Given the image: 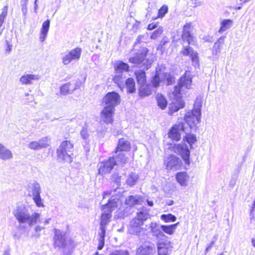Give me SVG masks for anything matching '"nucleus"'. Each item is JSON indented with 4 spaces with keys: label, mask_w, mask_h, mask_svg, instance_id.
I'll return each mask as SVG.
<instances>
[{
    "label": "nucleus",
    "mask_w": 255,
    "mask_h": 255,
    "mask_svg": "<svg viewBox=\"0 0 255 255\" xmlns=\"http://www.w3.org/2000/svg\"><path fill=\"white\" fill-rule=\"evenodd\" d=\"M158 255H168L170 253V242L167 240L157 241V244Z\"/></svg>",
    "instance_id": "412c9836"
},
{
    "label": "nucleus",
    "mask_w": 255,
    "mask_h": 255,
    "mask_svg": "<svg viewBox=\"0 0 255 255\" xmlns=\"http://www.w3.org/2000/svg\"><path fill=\"white\" fill-rule=\"evenodd\" d=\"M163 30L161 28H158L155 30L151 35L150 38L152 39H155L162 33Z\"/></svg>",
    "instance_id": "5fc2aeb1"
},
{
    "label": "nucleus",
    "mask_w": 255,
    "mask_h": 255,
    "mask_svg": "<svg viewBox=\"0 0 255 255\" xmlns=\"http://www.w3.org/2000/svg\"><path fill=\"white\" fill-rule=\"evenodd\" d=\"M80 134H81V137L83 139L85 140L86 141H87V140L89 139V133L88 130L87 128H83L82 129V130H81Z\"/></svg>",
    "instance_id": "864d4df0"
},
{
    "label": "nucleus",
    "mask_w": 255,
    "mask_h": 255,
    "mask_svg": "<svg viewBox=\"0 0 255 255\" xmlns=\"http://www.w3.org/2000/svg\"><path fill=\"white\" fill-rule=\"evenodd\" d=\"M6 48H5V51L6 53H7L8 54H9L11 51V49H12V45L9 43L7 40H6Z\"/></svg>",
    "instance_id": "0e129e2a"
},
{
    "label": "nucleus",
    "mask_w": 255,
    "mask_h": 255,
    "mask_svg": "<svg viewBox=\"0 0 255 255\" xmlns=\"http://www.w3.org/2000/svg\"><path fill=\"white\" fill-rule=\"evenodd\" d=\"M82 52L81 48L76 47L62 53L61 57L62 63L64 65H67L71 63H75L78 61L81 58Z\"/></svg>",
    "instance_id": "423d86ee"
},
{
    "label": "nucleus",
    "mask_w": 255,
    "mask_h": 255,
    "mask_svg": "<svg viewBox=\"0 0 255 255\" xmlns=\"http://www.w3.org/2000/svg\"><path fill=\"white\" fill-rule=\"evenodd\" d=\"M148 230H149V232L156 238L157 241L167 239V237L161 231V226L156 222H151L149 224Z\"/></svg>",
    "instance_id": "4468645a"
},
{
    "label": "nucleus",
    "mask_w": 255,
    "mask_h": 255,
    "mask_svg": "<svg viewBox=\"0 0 255 255\" xmlns=\"http://www.w3.org/2000/svg\"><path fill=\"white\" fill-rule=\"evenodd\" d=\"M141 198L139 195H131L127 197L125 200V204L128 206L130 208L137 204H140L141 202Z\"/></svg>",
    "instance_id": "a878e982"
},
{
    "label": "nucleus",
    "mask_w": 255,
    "mask_h": 255,
    "mask_svg": "<svg viewBox=\"0 0 255 255\" xmlns=\"http://www.w3.org/2000/svg\"><path fill=\"white\" fill-rule=\"evenodd\" d=\"M156 25L155 24H149L148 25V29L149 30H152L154 28H156Z\"/></svg>",
    "instance_id": "774afa93"
},
{
    "label": "nucleus",
    "mask_w": 255,
    "mask_h": 255,
    "mask_svg": "<svg viewBox=\"0 0 255 255\" xmlns=\"http://www.w3.org/2000/svg\"><path fill=\"white\" fill-rule=\"evenodd\" d=\"M144 35H139L134 43V46H136L138 43L143 42V40L144 39Z\"/></svg>",
    "instance_id": "680f3d73"
},
{
    "label": "nucleus",
    "mask_w": 255,
    "mask_h": 255,
    "mask_svg": "<svg viewBox=\"0 0 255 255\" xmlns=\"http://www.w3.org/2000/svg\"><path fill=\"white\" fill-rule=\"evenodd\" d=\"M189 146L185 143L182 142L181 143L175 144L172 147V150L175 153L180 155L185 164H190V150Z\"/></svg>",
    "instance_id": "6e6552de"
},
{
    "label": "nucleus",
    "mask_w": 255,
    "mask_h": 255,
    "mask_svg": "<svg viewBox=\"0 0 255 255\" xmlns=\"http://www.w3.org/2000/svg\"><path fill=\"white\" fill-rule=\"evenodd\" d=\"M151 94L150 86L144 84L139 85V95L141 97L149 96Z\"/></svg>",
    "instance_id": "72a5a7b5"
},
{
    "label": "nucleus",
    "mask_w": 255,
    "mask_h": 255,
    "mask_svg": "<svg viewBox=\"0 0 255 255\" xmlns=\"http://www.w3.org/2000/svg\"><path fill=\"white\" fill-rule=\"evenodd\" d=\"M181 163V160L174 155H169L164 159V164L167 170H177L180 168Z\"/></svg>",
    "instance_id": "9b49d317"
},
{
    "label": "nucleus",
    "mask_w": 255,
    "mask_h": 255,
    "mask_svg": "<svg viewBox=\"0 0 255 255\" xmlns=\"http://www.w3.org/2000/svg\"><path fill=\"white\" fill-rule=\"evenodd\" d=\"M168 8L166 6H162L158 10L159 17H163L167 12Z\"/></svg>",
    "instance_id": "13d9d810"
},
{
    "label": "nucleus",
    "mask_w": 255,
    "mask_h": 255,
    "mask_svg": "<svg viewBox=\"0 0 255 255\" xmlns=\"http://www.w3.org/2000/svg\"><path fill=\"white\" fill-rule=\"evenodd\" d=\"M13 155L11 151L0 143V159L2 160H9L13 158Z\"/></svg>",
    "instance_id": "b1692460"
},
{
    "label": "nucleus",
    "mask_w": 255,
    "mask_h": 255,
    "mask_svg": "<svg viewBox=\"0 0 255 255\" xmlns=\"http://www.w3.org/2000/svg\"><path fill=\"white\" fill-rule=\"evenodd\" d=\"M51 218H48L45 219L42 222L44 226H46V225H48L50 223V222L51 221Z\"/></svg>",
    "instance_id": "338daca9"
},
{
    "label": "nucleus",
    "mask_w": 255,
    "mask_h": 255,
    "mask_svg": "<svg viewBox=\"0 0 255 255\" xmlns=\"http://www.w3.org/2000/svg\"><path fill=\"white\" fill-rule=\"evenodd\" d=\"M135 74L137 83L139 85L145 84L146 76L144 71L141 70H137L135 71Z\"/></svg>",
    "instance_id": "4c0bfd02"
},
{
    "label": "nucleus",
    "mask_w": 255,
    "mask_h": 255,
    "mask_svg": "<svg viewBox=\"0 0 255 255\" xmlns=\"http://www.w3.org/2000/svg\"><path fill=\"white\" fill-rule=\"evenodd\" d=\"M12 214L23 228L26 226L31 227L37 223H41V214L36 212L31 214L28 208L25 206H16L13 210Z\"/></svg>",
    "instance_id": "f03ea898"
},
{
    "label": "nucleus",
    "mask_w": 255,
    "mask_h": 255,
    "mask_svg": "<svg viewBox=\"0 0 255 255\" xmlns=\"http://www.w3.org/2000/svg\"><path fill=\"white\" fill-rule=\"evenodd\" d=\"M163 77H164V80H167V83L168 85L171 84L173 80V78L168 73H163Z\"/></svg>",
    "instance_id": "4d7b16f0"
},
{
    "label": "nucleus",
    "mask_w": 255,
    "mask_h": 255,
    "mask_svg": "<svg viewBox=\"0 0 255 255\" xmlns=\"http://www.w3.org/2000/svg\"><path fill=\"white\" fill-rule=\"evenodd\" d=\"M215 243V241H212L211 243L208 246V247L206 249V252H208L211 248L213 247L214 244Z\"/></svg>",
    "instance_id": "69168bd1"
},
{
    "label": "nucleus",
    "mask_w": 255,
    "mask_h": 255,
    "mask_svg": "<svg viewBox=\"0 0 255 255\" xmlns=\"http://www.w3.org/2000/svg\"><path fill=\"white\" fill-rule=\"evenodd\" d=\"M201 120V115L191 111L187 112L184 116V120L190 128L195 127L199 124Z\"/></svg>",
    "instance_id": "a211bd4d"
},
{
    "label": "nucleus",
    "mask_w": 255,
    "mask_h": 255,
    "mask_svg": "<svg viewBox=\"0 0 255 255\" xmlns=\"http://www.w3.org/2000/svg\"><path fill=\"white\" fill-rule=\"evenodd\" d=\"M27 3L28 1H20L21 6V11L23 15L25 16L27 12Z\"/></svg>",
    "instance_id": "6e6d98bb"
},
{
    "label": "nucleus",
    "mask_w": 255,
    "mask_h": 255,
    "mask_svg": "<svg viewBox=\"0 0 255 255\" xmlns=\"http://www.w3.org/2000/svg\"><path fill=\"white\" fill-rule=\"evenodd\" d=\"M81 85V83L80 81H77L75 83H72V87L74 91L80 88Z\"/></svg>",
    "instance_id": "e2e57ef3"
},
{
    "label": "nucleus",
    "mask_w": 255,
    "mask_h": 255,
    "mask_svg": "<svg viewBox=\"0 0 255 255\" xmlns=\"http://www.w3.org/2000/svg\"><path fill=\"white\" fill-rule=\"evenodd\" d=\"M54 231L53 240L55 247L61 248L71 247L74 245L71 238L66 232L58 229H55Z\"/></svg>",
    "instance_id": "20e7f679"
},
{
    "label": "nucleus",
    "mask_w": 255,
    "mask_h": 255,
    "mask_svg": "<svg viewBox=\"0 0 255 255\" xmlns=\"http://www.w3.org/2000/svg\"><path fill=\"white\" fill-rule=\"evenodd\" d=\"M193 29L191 22L186 23L183 26L182 38L184 41H186L188 44L195 45L196 40L191 32Z\"/></svg>",
    "instance_id": "f8f14e48"
},
{
    "label": "nucleus",
    "mask_w": 255,
    "mask_h": 255,
    "mask_svg": "<svg viewBox=\"0 0 255 255\" xmlns=\"http://www.w3.org/2000/svg\"><path fill=\"white\" fill-rule=\"evenodd\" d=\"M28 147L33 150H39L41 149L38 141H32L28 144Z\"/></svg>",
    "instance_id": "603ef678"
},
{
    "label": "nucleus",
    "mask_w": 255,
    "mask_h": 255,
    "mask_svg": "<svg viewBox=\"0 0 255 255\" xmlns=\"http://www.w3.org/2000/svg\"><path fill=\"white\" fill-rule=\"evenodd\" d=\"M7 9L8 6L7 5L4 6L2 9L1 13L0 14V27L2 25L4 19L7 16Z\"/></svg>",
    "instance_id": "de8ad7c7"
},
{
    "label": "nucleus",
    "mask_w": 255,
    "mask_h": 255,
    "mask_svg": "<svg viewBox=\"0 0 255 255\" xmlns=\"http://www.w3.org/2000/svg\"><path fill=\"white\" fill-rule=\"evenodd\" d=\"M180 87L175 86L174 91L170 96L172 101L168 107V114L172 115L174 113L178 111L185 107V102L182 99L180 94Z\"/></svg>",
    "instance_id": "7ed1b4c3"
},
{
    "label": "nucleus",
    "mask_w": 255,
    "mask_h": 255,
    "mask_svg": "<svg viewBox=\"0 0 255 255\" xmlns=\"http://www.w3.org/2000/svg\"><path fill=\"white\" fill-rule=\"evenodd\" d=\"M131 209L129 207L125 208L121 207L116 212L115 218L117 219H122L127 217L131 213Z\"/></svg>",
    "instance_id": "cd10ccee"
},
{
    "label": "nucleus",
    "mask_w": 255,
    "mask_h": 255,
    "mask_svg": "<svg viewBox=\"0 0 255 255\" xmlns=\"http://www.w3.org/2000/svg\"><path fill=\"white\" fill-rule=\"evenodd\" d=\"M148 50L145 47L141 48L139 52L136 53V55L129 59V62L136 64L139 67H144L146 70L150 67L152 61L146 58Z\"/></svg>",
    "instance_id": "39448f33"
},
{
    "label": "nucleus",
    "mask_w": 255,
    "mask_h": 255,
    "mask_svg": "<svg viewBox=\"0 0 255 255\" xmlns=\"http://www.w3.org/2000/svg\"><path fill=\"white\" fill-rule=\"evenodd\" d=\"M64 146H66L68 148H73L74 145L70 141L65 140L61 142L59 148L57 150L58 159L68 163H70L72 161V158L70 153L64 150Z\"/></svg>",
    "instance_id": "0eeeda50"
},
{
    "label": "nucleus",
    "mask_w": 255,
    "mask_h": 255,
    "mask_svg": "<svg viewBox=\"0 0 255 255\" xmlns=\"http://www.w3.org/2000/svg\"><path fill=\"white\" fill-rule=\"evenodd\" d=\"M73 91L72 83L70 82L63 85L60 87V92L62 95L70 94H72Z\"/></svg>",
    "instance_id": "ea45409f"
},
{
    "label": "nucleus",
    "mask_w": 255,
    "mask_h": 255,
    "mask_svg": "<svg viewBox=\"0 0 255 255\" xmlns=\"http://www.w3.org/2000/svg\"><path fill=\"white\" fill-rule=\"evenodd\" d=\"M197 141L196 136L192 133H186L183 138V142H187L190 149L193 148V144Z\"/></svg>",
    "instance_id": "7c9ffc66"
},
{
    "label": "nucleus",
    "mask_w": 255,
    "mask_h": 255,
    "mask_svg": "<svg viewBox=\"0 0 255 255\" xmlns=\"http://www.w3.org/2000/svg\"><path fill=\"white\" fill-rule=\"evenodd\" d=\"M156 99L157 100V105L162 110H164L167 104V102L165 97L161 94L158 93L156 95Z\"/></svg>",
    "instance_id": "58836bf2"
},
{
    "label": "nucleus",
    "mask_w": 255,
    "mask_h": 255,
    "mask_svg": "<svg viewBox=\"0 0 255 255\" xmlns=\"http://www.w3.org/2000/svg\"><path fill=\"white\" fill-rule=\"evenodd\" d=\"M130 148V143L127 139L124 138L119 140L118 146L116 148V153L119 151H128Z\"/></svg>",
    "instance_id": "bb28decb"
},
{
    "label": "nucleus",
    "mask_w": 255,
    "mask_h": 255,
    "mask_svg": "<svg viewBox=\"0 0 255 255\" xmlns=\"http://www.w3.org/2000/svg\"><path fill=\"white\" fill-rule=\"evenodd\" d=\"M32 199L37 207H44V204L42 202V200L40 197V194L32 196Z\"/></svg>",
    "instance_id": "8fccbe9b"
},
{
    "label": "nucleus",
    "mask_w": 255,
    "mask_h": 255,
    "mask_svg": "<svg viewBox=\"0 0 255 255\" xmlns=\"http://www.w3.org/2000/svg\"><path fill=\"white\" fill-rule=\"evenodd\" d=\"M126 85L128 92L133 93L135 91V82L133 78H129L126 80Z\"/></svg>",
    "instance_id": "a19ab883"
},
{
    "label": "nucleus",
    "mask_w": 255,
    "mask_h": 255,
    "mask_svg": "<svg viewBox=\"0 0 255 255\" xmlns=\"http://www.w3.org/2000/svg\"><path fill=\"white\" fill-rule=\"evenodd\" d=\"M50 141V138L47 137H43L38 140L41 149L42 148L46 147L49 145Z\"/></svg>",
    "instance_id": "49530a36"
},
{
    "label": "nucleus",
    "mask_w": 255,
    "mask_h": 255,
    "mask_svg": "<svg viewBox=\"0 0 255 255\" xmlns=\"http://www.w3.org/2000/svg\"><path fill=\"white\" fill-rule=\"evenodd\" d=\"M122 201L117 196H112L108 200V202L103 205V211L101 217V223L100 231L98 233V249L102 250L105 244V237L106 231V225L110 222L112 217L111 213L115 209L121 205Z\"/></svg>",
    "instance_id": "f257e3e1"
},
{
    "label": "nucleus",
    "mask_w": 255,
    "mask_h": 255,
    "mask_svg": "<svg viewBox=\"0 0 255 255\" xmlns=\"http://www.w3.org/2000/svg\"><path fill=\"white\" fill-rule=\"evenodd\" d=\"M45 227L40 225H36L34 228V233L32 236L38 238L40 236V232L44 229Z\"/></svg>",
    "instance_id": "09e8293b"
},
{
    "label": "nucleus",
    "mask_w": 255,
    "mask_h": 255,
    "mask_svg": "<svg viewBox=\"0 0 255 255\" xmlns=\"http://www.w3.org/2000/svg\"><path fill=\"white\" fill-rule=\"evenodd\" d=\"M184 131V124L182 123L174 125L168 132V136L173 140L179 141L181 139V132Z\"/></svg>",
    "instance_id": "dca6fc26"
},
{
    "label": "nucleus",
    "mask_w": 255,
    "mask_h": 255,
    "mask_svg": "<svg viewBox=\"0 0 255 255\" xmlns=\"http://www.w3.org/2000/svg\"><path fill=\"white\" fill-rule=\"evenodd\" d=\"M126 76L123 73H115L113 78L114 82L117 84L118 87L122 90L124 88V81Z\"/></svg>",
    "instance_id": "c756f323"
},
{
    "label": "nucleus",
    "mask_w": 255,
    "mask_h": 255,
    "mask_svg": "<svg viewBox=\"0 0 255 255\" xmlns=\"http://www.w3.org/2000/svg\"><path fill=\"white\" fill-rule=\"evenodd\" d=\"M121 178V177L117 173L114 174L112 176V180L117 183V186L120 185Z\"/></svg>",
    "instance_id": "bf43d9fd"
},
{
    "label": "nucleus",
    "mask_w": 255,
    "mask_h": 255,
    "mask_svg": "<svg viewBox=\"0 0 255 255\" xmlns=\"http://www.w3.org/2000/svg\"><path fill=\"white\" fill-rule=\"evenodd\" d=\"M175 178L177 182L181 186H187L190 180V176L186 172H179L176 174Z\"/></svg>",
    "instance_id": "5701e85b"
},
{
    "label": "nucleus",
    "mask_w": 255,
    "mask_h": 255,
    "mask_svg": "<svg viewBox=\"0 0 255 255\" xmlns=\"http://www.w3.org/2000/svg\"><path fill=\"white\" fill-rule=\"evenodd\" d=\"M162 78L163 74L158 72L156 69V74L151 80V82L154 87H157L159 86L160 82L162 81Z\"/></svg>",
    "instance_id": "79ce46f5"
},
{
    "label": "nucleus",
    "mask_w": 255,
    "mask_h": 255,
    "mask_svg": "<svg viewBox=\"0 0 255 255\" xmlns=\"http://www.w3.org/2000/svg\"><path fill=\"white\" fill-rule=\"evenodd\" d=\"M28 191L32 196L40 194L41 188L39 184L35 181L32 183L29 186Z\"/></svg>",
    "instance_id": "473e14b6"
},
{
    "label": "nucleus",
    "mask_w": 255,
    "mask_h": 255,
    "mask_svg": "<svg viewBox=\"0 0 255 255\" xmlns=\"http://www.w3.org/2000/svg\"><path fill=\"white\" fill-rule=\"evenodd\" d=\"M150 217V215L147 210L142 209L136 213V216L134 218V219H137L139 221H141L142 224Z\"/></svg>",
    "instance_id": "2f4dec72"
},
{
    "label": "nucleus",
    "mask_w": 255,
    "mask_h": 255,
    "mask_svg": "<svg viewBox=\"0 0 255 255\" xmlns=\"http://www.w3.org/2000/svg\"><path fill=\"white\" fill-rule=\"evenodd\" d=\"M116 164V159L114 157H110L108 160H105L98 164V174L104 175L110 173Z\"/></svg>",
    "instance_id": "9d476101"
},
{
    "label": "nucleus",
    "mask_w": 255,
    "mask_h": 255,
    "mask_svg": "<svg viewBox=\"0 0 255 255\" xmlns=\"http://www.w3.org/2000/svg\"><path fill=\"white\" fill-rule=\"evenodd\" d=\"M121 97L120 95L115 92L108 93L103 99V104L104 106L112 108L119 105L121 103Z\"/></svg>",
    "instance_id": "1a4fd4ad"
},
{
    "label": "nucleus",
    "mask_w": 255,
    "mask_h": 255,
    "mask_svg": "<svg viewBox=\"0 0 255 255\" xmlns=\"http://www.w3.org/2000/svg\"><path fill=\"white\" fill-rule=\"evenodd\" d=\"M160 219L165 223L174 222L176 220V217L171 214H162Z\"/></svg>",
    "instance_id": "c03bdc74"
},
{
    "label": "nucleus",
    "mask_w": 255,
    "mask_h": 255,
    "mask_svg": "<svg viewBox=\"0 0 255 255\" xmlns=\"http://www.w3.org/2000/svg\"><path fill=\"white\" fill-rule=\"evenodd\" d=\"M178 224V222L171 225H161V230L168 235H172L175 233Z\"/></svg>",
    "instance_id": "e433bc0d"
},
{
    "label": "nucleus",
    "mask_w": 255,
    "mask_h": 255,
    "mask_svg": "<svg viewBox=\"0 0 255 255\" xmlns=\"http://www.w3.org/2000/svg\"><path fill=\"white\" fill-rule=\"evenodd\" d=\"M50 27V20L47 19L42 23V28L40 30L39 39L41 42H43L47 36Z\"/></svg>",
    "instance_id": "c85d7f7f"
},
{
    "label": "nucleus",
    "mask_w": 255,
    "mask_h": 255,
    "mask_svg": "<svg viewBox=\"0 0 255 255\" xmlns=\"http://www.w3.org/2000/svg\"><path fill=\"white\" fill-rule=\"evenodd\" d=\"M39 79V75L25 74L20 78L19 81L22 85H32L33 81L38 80Z\"/></svg>",
    "instance_id": "4be33fe9"
},
{
    "label": "nucleus",
    "mask_w": 255,
    "mask_h": 255,
    "mask_svg": "<svg viewBox=\"0 0 255 255\" xmlns=\"http://www.w3.org/2000/svg\"><path fill=\"white\" fill-rule=\"evenodd\" d=\"M115 73H123L128 71L129 66L128 64L122 61H117L114 65Z\"/></svg>",
    "instance_id": "393cba45"
},
{
    "label": "nucleus",
    "mask_w": 255,
    "mask_h": 255,
    "mask_svg": "<svg viewBox=\"0 0 255 255\" xmlns=\"http://www.w3.org/2000/svg\"><path fill=\"white\" fill-rule=\"evenodd\" d=\"M202 105V100L200 98H197L195 100L194 105V108L192 111L196 113V114L201 115V108Z\"/></svg>",
    "instance_id": "a18cd8bd"
},
{
    "label": "nucleus",
    "mask_w": 255,
    "mask_h": 255,
    "mask_svg": "<svg viewBox=\"0 0 255 255\" xmlns=\"http://www.w3.org/2000/svg\"><path fill=\"white\" fill-rule=\"evenodd\" d=\"M110 255H129L128 253L126 250L117 251L111 253Z\"/></svg>",
    "instance_id": "052dcab7"
},
{
    "label": "nucleus",
    "mask_w": 255,
    "mask_h": 255,
    "mask_svg": "<svg viewBox=\"0 0 255 255\" xmlns=\"http://www.w3.org/2000/svg\"><path fill=\"white\" fill-rule=\"evenodd\" d=\"M224 40L225 37L222 36L215 43L212 50L213 55H216L221 52L222 46L224 43Z\"/></svg>",
    "instance_id": "f704fd0d"
},
{
    "label": "nucleus",
    "mask_w": 255,
    "mask_h": 255,
    "mask_svg": "<svg viewBox=\"0 0 255 255\" xmlns=\"http://www.w3.org/2000/svg\"><path fill=\"white\" fill-rule=\"evenodd\" d=\"M156 252L154 244H143L140 246L136 251L137 255H153Z\"/></svg>",
    "instance_id": "aec40b11"
},
{
    "label": "nucleus",
    "mask_w": 255,
    "mask_h": 255,
    "mask_svg": "<svg viewBox=\"0 0 255 255\" xmlns=\"http://www.w3.org/2000/svg\"><path fill=\"white\" fill-rule=\"evenodd\" d=\"M116 157L117 159V160H116V163H125L127 161V158L122 152L119 153L118 155H116Z\"/></svg>",
    "instance_id": "3c124183"
},
{
    "label": "nucleus",
    "mask_w": 255,
    "mask_h": 255,
    "mask_svg": "<svg viewBox=\"0 0 255 255\" xmlns=\"http://www.w3.org/2000/svg\"><path fill=\"white\" fill-rule=\"evenodd\" d=\"M233 24V21L231 19H224L221 22V26L219 30L220 33H222L224 31L230 28Z\"/></svg>",
    "instance_id": "c9c22d12"
},
{
    "label": "nucleus",
    "mask_w": 255,
    "mask_h": 255,
    "mask_svg": "<svg viewBox=\"0 0 255 255\" xmlns=\"http://www.w3.org/2000/svg\"><path fill=\"white\" fill-rule=\"evenodd\" d=\"M143 225V224H142L141 221L133 218L129 222L128 228L129 234L137 236L139 235L141 232L147 230L142 227Z\"/></svg>",
    "instance_id": "ddd939ff"
},
{
    "label": "nucleus",
    "mask_w": 255,
    "mask_h": 255,
    "mask_svg": "<svg viewBox=\"0 0 255 255\" xmlns=\"http://www.w3.org/2000/svg\"><path fill=\"white\" fill-rule=\"evenodd\" d=\"M192 86V77L190 72H186L184 75L180 79L178 85L176 86H178L180 88V94L181 93H184V89H189L191 88Z\"/></svg>",
    "instance_id": "2eb2a0df"
},
{
    "label": "nucleus",
    "mask_w": 255,
    "mask_h": 255,
    "mask_svg": "<svg viewBox=\"0 0 255 255\" xmlns=\"http://www.w3.org/2000/svg\"><path fill=\"white\" fill-rule=\"evenodd\" d=\"M181 53L185 56H189L192 60V65L195 67L199 66L198 53L194 50L191 47L184 46Z\"/></svg>",
    "instance_id": "f3484780"
},
{
    "label": "nucleus",
    "mask_w": 255,
    "mask_h": 255,
    "mask_svg": "<svg viewBox=\"0 0 255 255\" xmlns=\"http://www.w3.org/2000/svg\"><path fill=\"white\" fill-rule=\"evenodd\" d=\"M138 178V176L135 173L131 172L129 174L128 176V177L127 179V183L128 185L132 186L136 183Z\"/></svg>",
    "instance_id": "37998d69"
},
{
    "label": "nucleus",
    "mask_w": 255,
    "mask_h": 255,
    "mask_svg": "<svg viewBox=\"0 0 255 255\" xmlns=\"http://www.w3.org/2000/svg\"><path fill=\"white\" fill-rule=\"evenodd\" d=\"M104 108L101 112V120L106 124H112L113 122V115L115 109L104 106Z\"/></svg>",
    "instance_id": "6ab92c4d"
}]
</instances>
